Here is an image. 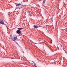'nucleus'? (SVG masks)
Listing matches in <instances>:
<instances>
[{"mask_svg": "<svg viewBox=\"0 0 67 67\" xmlns=\"http://www.w3.org/2000/svg\"><path fill=\"white\" fill-rule=\"evenodd\" d=\"M16 39H17V36L16 35H14V38H13V41H14L15 42L16 44H18V43H17V42H16L15 41V40H16Z\"/></svg>", "mask_w": 67, "mask_h": 67, "instance_id": "nucleus-1", "label": "nucleus"}, {"mask_svg": "<svg viewBox=\"0 0 67 67\" xmlns=\"http://www.w3.org/2000/svg\"><path fill=\"white\" fill-rule=\"evenodd\" d=\"M16 32L17 34H18L19 35L21 34V31L20 30H18L16 31Z\"/></svg>", "mask_w": 67, "mask_h": 67, "instance_id": "nucleus-2", "label": "nucleus"}, {"mask_svg": "<svg viewBox=\"0 0 67 67\" xmlns=\"http://www.w3.org/2000/svg\"><path fill=\"white\" fill-rule=\"evenodd\" d=\"M0 23L1 24H3L4 25H5V24L4 23V22H3V21L2 20H2H1L0 21Z\"/></svg>", "mask_w": 67, "mask_h": 67, "instance_id": "nucleus-3", "label": "nucleus"}, {"mask_svg": "<svg viewBox=\"0 0 67 67\" xmlns=\"http://www.w3.org/2000/svg\"><path fill=\"white\" fill-rule=\"evenodd\" d=\"M40 27V26H35V25L34 26V29H36V28H38V27Z\"/></svg>", "mask_w": 67, "mask_h": 67, "instance_id": "nucleus-4", "label": "nucleus"}, {"mask_svg": "<svg viewBox=\"0 0 67 67\" xmlns=\"http://www.w3.org/2000/svg\"><path fill=\"white\" fill-rule=\"evenodd\" d=\"M15 4L16 5V7L18 6H19V5H21V4L19 3V4H16L15 3Z\"/></svg>", "mask_w": 67, "mask_h": 67, "instance_id": "nucleus-5", "label": "nucleus"}, {"mask_svg": "<svg viewBox=\"0 0 67 67\" xmlns=\"http://www.w3.org/2000/svg\"><path fill=\"white\" fill-rule=\"evenodd\" d=\"M24 29V27L23 28H18V29L19 31H20V30H23V29Z\"/></svg>", "mask_w": 67, "mask_h": 67, "instance_id": "nucleus-6", "label": "nucleus"}, {"mask_svg": "<svg viewBox=\"0 0 67 67\" xmlns=\"http://www.w3.org/2000/svg\"><path fill=\"white\" fill-rule=\"evenodd\" d=\"M41 7H44L45 5L44 4H42L41 6Z\"/></svg>", "mask_w": 67, "mask_h": 67, "instance_id": "nucleus-7", "label": "nucleus"}, {"mask_svg": "<svg viewBox=\"0 0 67 67\" xmlns=\"http://www.w3.org/2000/svg\"><path fill=\"white\" fill-rule=\"evenodd\" d=\"M46 1V0H44V1H43V4H44V3H45Z\"/></svg>", "mask_w": 67, "mask_h": 67, "instance_id": "nucleus-8", "label": "nucleus"}, {"mask_svg": "<svg viewBox=\"0 0 67 67\" xmlns=\"http://www.w3.org/2000/svg\"><path fill=\"white\" fill-rule=\"evenodd\" d=\"M23 7H24V5H22L21 6V7H20V8H23Z\"/></svg>", "mask_w": 67, "mask_h": 67, "instance_id": "nucleus-9", "label": "nucleus"}, {"mask_svg": "<svg viewBox=\"0 0 67 67\" xmlns=\"http://www.w3.org/2000/svg\"><path fill=\"white\" fill-rule=\"evenodd\" d=\"M20 9V7H16V9Z\"/></svg>", "mask_w": 67, "mask_h": 67, "instance_id": "nucleus-10", "label": "nucleus"}, {"mask_svg": "<svg viewBox=\"0 0 67 67\" xmlns=\"http://www.w3.org/2000/svg\"><path fill=\"white\" fill-rule=\"evenodd\" d=\"M34 66H35V67H37V66H36V64H34Z\"/></svg>", "mask_w": 67, "mask_h": 67, "instance_id": "nucleus-11", "label": "nucleus"}, {"mask_svg": "<svg viewBox=\"0 0 67 67\" xmlns=\"http://www.w3.org/2000/svg\"><path fill=\"white\" fill-rule=\"evenodd\" d=\"M10 12H8V14L9 15V14H10Z\"/></svg>", "mask_w": 67, "mask_h": 67, "instance_id": "nucleus-12", "label": "nucleus"}, {"mask_svg": "<svg viewBox=\"0 0 67 67\" xmlns=\"http://www.w3.org/2000/svg\"><path fill=\"white\" fill-rule=\"evenodd\" d=\"M26 5H24V7H26Z\"/></svg>", "mask_w": 67, "mask_h": 67, "instance_id": "nucleus-13", "label": "nucleus"}, {"mask_svg": "<svg viewBox=\"0 0 67 67\" xmlns=\"http://www.w3.org/2000/svg\"><path fill=\"white\" fill-rule=\"evenodd\" d=\"M7 26V29H8V26Z\"/></svg>", "mask_w": 67, "mask_h": 67, "instance_id": "nucleus-14", "label": "nucleus"}]
</instances>
